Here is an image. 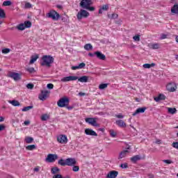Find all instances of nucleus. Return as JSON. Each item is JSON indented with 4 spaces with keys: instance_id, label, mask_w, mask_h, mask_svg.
Wrapping results in <instances>:
<instances>
[{
    "instance_id": "nucleus-12",
    "label": "nucleus",
    "mask_w": 178,
    "mask_h": 178,
    "mask_svg": "<svg viewBox=\"0 0 178 178\" xmlns=\"http://www.w3.org/2000/svg\"><path fill=\"white\" fill-rule=\"evenodd\" d=\"M79 79V76H65L61 79V81L63 83H67V81H76Z\"/></svg>"
},
{
    "instance_id": "nucleus-16",
    "label": "nucleus",
    "mask_w": 178,
    "mask_h": 178,
    "mask_svg": "<svg viewBox=\"0 0 178 178\" xmlns=\"http://www.w3.org/2000/svg\"><path fill=\"white\" fill-rule=\"evenodd\" d=\"M118 175H119V172L115 171V170H112V171H110L107 174L106 177L107 178H116V177H118Z\"/></svg>"
},
{
    "instance_id": "nucleus-10",
    "label": "nucleus",
    "mask_w": 178,
    "mask_h": 178,
    "mask_svg": "<svg viewBox=\"0 0 178 178\" xmlns=\"http://www.w3.org/2000/svg\"><path fill=\"white\" fill-rule=\"evenodd\" d=\"M50 92L49 90H42L41 94L39 95V99H40V101H45L47 97H49Z\"/></svg>"
},
{
    "instance_id": "nucleus-53",
    "label": "nucleus",
    "mask_w": 178,
    "mask_h": 178,
    "mask_svg": "<svg viewBox=\"0 0 178 178\" xmlns=\"http://www.w3.org/2000/svg\"><path fill=\"white\" fill-rule=\"evenodd\" d=\"M134 41H140V35H136L135 36L133 37Z\"/></svg>"
},
{
    "instance_id": "nucleus-4",
    "label": "nucleus",
    "mask_w": 178,
    "mask_h": 178,
    "mask_svg": "<svg viewBox=\"0 0 178 178\" xmlns=\"http://www.w3.org/2000/svg\"><path fill=\"white\" fill-rule=\"evenodd\" d=\"M47 17H49V19H52L53 20H59V17H60V15L58 12L56 10H50L47 15Z\"/></svg>"
},
{
    "instance_id": "nucleus-39",
    "label": "nucleus",
    "mask_w": 178,
    "mask_h": 178,
    "mask_svg": "<svg viewBox=\"0 0 178 178\" xmlns=\"http://www.w3.org/2000/svg\"><path fill=\"white\" fill-rule=\"evenodd\" d=\"M26 148L28 151H33V149H35V145H29Z\"/></svg>"
},
{
    "instance_id": "nucleus-20",
    "label": "nucleus",
    "mask_w": 178,
    "mask_h": 178,
    "mask_svg": "<svg viewBox=\"0 0 178 178\" xmlns=\"http://www.w3.org/2000/svg\"><path fill=\"white\" fill-rule=\"evenodd\" d=\"M127 154H129V150L125 149V150L122 151L120 153V155L118 156V159H123V158H126Z\"/></svg>"
},
{
    "instance_id": "nucleus-1",
    "label": "nucleus",
    "mask_w": 178,
    "mask_h": 178,
    "mask_svg": "<svg viewBox=\"0 0 178 178\" xmlns=\"http://www.w3.org/2000/svg\"><path fill=\"white\" fill-rule=\"evenodd\" d=\"M55 58L50 55H44L42 57L41 66H46V67H51V65L54 63Z\"/></svg>"
},
{
    "instance_id": "nucleus-30",
    "label": "nucleus",
    "mask_w": 178,
    "mask_h": 178,
    "mask_svg": "<svg viewBox=\"0 0 178 178\" xmlns=\"http://www.w3.org/2000/svg\"><path fill=\"white\" fill-rule=\"evenodd\" d=\"M168 113H170L171 115H175V113L177 112V110L176 109V108L168 107Z\"/></svg>"
},
{
    "instance_id": "nucleus-23",
    "label": "nucleus",
    "mask_w": 178,
    "mask_h": 178,
    "mask_svg": "<svg viewBox=\"0 0 178 178\" xmlns=\"http://www.w3.org/2000/svg\"><path fill=\"white\" fill-rule=\"evenodd\" d=\"M159 43H152L149 44V47L151 49H159Z\"/></svg>"
},
{
    "instance_id": "nucleus-36",
    "label": "nucleus",
    "mask_w": 178,
    "mask_h": 178,
    "mask_svg": "<svg viewBox=\"0 0 178 178\" xmlns=\"http://www.w3.org/2000/svg\"><path fill=\"white\" fill-rule=\"evenodd\" d=\"M30 109H33V106H25L22 109V112H29Z\"/></svg>"
},
{
    "instance_id": "nucleus-18",
    "label": "nucleus",
    "mask_w": 178,
    "mask_h": 178,
    "mask_svg": "<svg viewBox=\"0 0 178 178\" xmlns=\"http://www.w3.org/2000/svg\"><path fill=\"white\" fill-rule=\"evenodd\" d=\"M156 102H159V101H165L166 99V96L163 94H159L158 97L154 98Z\"/></svg>"
},
{
    "instance_id": "nucleus-57",
    "label": "nucleus",
    "mask_w": 178,
    "mask_h": 178,
    "mask_svg": "<svg viewBox=\"0 0 178 178\" xmlns=\"http://www.w3.org/2000/svg\"><path fill=\"white\" fill-rule=\"evenodd\" d=\"M79 69H80V68L79 67V65L72 66V70H79Z\"/></svg>"
},
{
    "instance_id": "nucleus-56",
    "label": "nucleus",
    "mask_w": 178,
    "mask_h": 178,
    "mask_svg": "<svg viewBox=\"0 0 178 178\" xmlns=\"http://www.w3.org/2000/svg\"><path fill=\"white\" fill-rule=\"evenodd\" d=\"M167 35L165 34H161V40H165L167 38Z\"/></svg>"
},
{
    "instance_id": "nucleus-21",
    "label": "nucleus",
    "mask_w": 178,
    "mask_h": 178,
    "mask_svg": "<svg viewBox=\"0 0 178 178\" xmlns=\"http://www.w3.org/2000/svg\"><path fill=\"white\" fill-rule=\"evenodd\" d=\"M115 123L118 127H126L127 126L126 122L122 120H116Z\"/></svg>"
},
{
    "instance_id": "nucleus-2",
    "label": "nucleus",
    "mask_w": 178,
    "mask_h": 178,
    "mask_svg": "<svg viewBox=\"0 0 178 178\" xmlns=\"http://www.w3.org/2000/svg\"><path fill=\"white\" fill-rule=\"evenodd\" d=\"M32 24L30 21H25L24 23L19 24L17 26V29L20 31H23V30H26V29H30L31 27Z\"/></svg>"
},
{
    "instance_id": "nucleus-5",
    "label": "nucleus",
    "mask_w": 178,
    "mask_h": 178,
    "mask_svg": "<svg viewBox=\"0 0 178 178\" xmlns=\"http://www.w3.org/2000/svg\"><path fill=\"white\" fill-rule=\"evenodd\" d=\"M90 16V13L86 10H81L76 15L78 20H81L83 17L86 18Z\"/></svg>"
},
{
    "instance_id": "nucleus-50",
    "label": "nucleus",
    "mask_w": 178,
    "mask_h": 178,
    "mask_svg": "<svg viewBox=\"0 0 178 178\" xmlns=\"http://www.w3.org/2000/svg\"><path fill=\"white\" fill-rule=\"evenodd\" d=\"M102 9L103 10H108V9H109V6L108 4L103 5Z\"/></svg>"
},
{
    "instance_id": "nucleus-37",
    "label": "nucleus",
    "mask_w": 178,
    "mask_h": 178,
    "mask_svg": "<svg viewBox=\"0 0 178 178\" xmlns=\"http://www.w3.org/2000/svg\"><path fill=\"white\" fill-rule=\"evenodd\" d=\"M33 5L30 2H25L24 9H31Z\"/></svg>"
},
{
    "instance_id": "nucleus-58",
    "label": "nucleus",
    "mask_w": 178,
    "mask_h": 178,
    "mask_svg": "<svg viewBox=\"0 0 178 178\" xmlns=\"http://www.w3.org/2000/svg\"><path fill=\"white\" fill-rule=\"evenodd\" d=\"M115 118H118V119H123V115L122 114H119L115 115Z\"/></svg>"
},
{
    "instance_id": "nucleus-46",
    "label": "nucleus",
    "mask_w": 178,
    "mask_h": 178,
    "mask_svg": "<svg viewBox=\"0 0 178 178\" xmlns=\"http://www.w3.org/2000/svg\"><path fill=\"white\" fill-rule=\"evenodd\" d=\"M87 10H89V12H94V10H95V7H91V6H88L86 8Z\"/></svg>"
},
{
    "instance_id": "nucleus-44",
    "label": "nucleus",
    "mask_w": 178,
    "mask_h": 178,
    "mask_svg": "<svg viewBox=\"0 0 178 178\" xmlns=\"http://www.w3.org/2000/svg\"><path fill=\"white\" fill-rule=\"evenodd\" d=\"M26 88H28L29 90H33V88H34V84H33V83H28L26 85Z\"/></svg>"
},
{
    "instance_id": "nucleus-29",
    "label": "nucleus",
    "mask_w": 178,
    "mask_h": 178,
    "mask_svg": "<svg viewBox=\"0 0 178 178\" xmlns=\"http://www.w3.org/2000/svg\"><path fill=\"white\" fill-rule=\"evenodd\" d=\"M155 66V63H152V64H144L143 65V67H144V69H151V67H154Z\"/></svg>"
},
{
    "instance_id": "nucleus-27",
    "label": "nucleus",
    "mask_w": 178,
    "mask_h": 178,
    "mask_svg": "<svg viewBox=\"0 0 178 178\" xmlns=\"http://www.w3.org/2000/svg\"><path fill=\"white\" fill-rule=\"evenodd\" d=\"M171 12L175 15H178V4H175L171 8Z\"/></svg>"
},
{
    "instance_id": "nucleus-19",
    "label": "nucleus",
    "mask_w": 178,
    "mask_h": 178,
    "mask_svg": "<svg viewBox=\"0 0 178 178\" xmlns=\"http://www.w3.org/2000/svg\"><path fill=\"white\" fill-rule=\"evenodd\" d=\"M95 55L97 56V58H98V59H100L101 60H105L106 58L104 55V54L101 53L100 51H95Z\"/></svg>"
},
{
    "instance_id": "nucleus-59",
    "label": "nucleus",
    "mask_w": 178,
    "mask_h": 178,
    "mask_svg": "<svg viewBox=\"0 0 178 178\" xmlns=\"http://www.w3.org/2000/svg\"><path fill=\"white\" fill-rule=\"evenodd\" d=\"M5 130V127L4 125L0 124V131H2Z\"/></svg>"
},
{
    "instance_id": "nucleus-17",
    "label": "nucleus",
    "mask_w": 178,
    "mask_h": 178,
    "mask_svg": "<svg viewBox=\"0 0 178 178\" xmlns=\"http://www.w3.org/2000/svg\"><path fill=\"white\" fill-rule=\"evenodd\" d=\"M145 111H147V107L138 108L132 115L133 116H136V115H138V113H144Z\"/></svg>"
},
{
    "instance_id": "nucleus-62",
    "label": "nucleus",
    "mask_w": 178,
    "mask_h": 178,
    "mask_svg": "<svg viewBox=\"0 0 178 178\" xmlns=\"http://www.w3.org/2000/svg\"><path fill=\"white\" fill-rule=\"evenodd\" d=\"M67 108V109H68V111H72V109H73V106H65Z\"/></svg>"
},
{
    "instance_id": "nucleus-26",
    "label": "nucleus",
    "mask_w": 178,
    "mask_h": 178,
    "mask_svg": "<svg viewBox=\"0 0 178 178\" xmlns=\"http://www.w3.org/2000/svg\"><path fill=\"white\" fill-rule=\"evenodd\" d=\"M39 56L38 55L32 56L31 57V60L29 61V65H33L35 61H37V59H38Z\"/></svg>"
},
{
    "instance_id": "nucleus-64",
    "label": "nucleus",
    "mask_w": 178,
    "mask_h": 178,
    "mask_svg": "<svg viewBox=\"0 0 178 178\" xmlns=\"http://www.w3.org/2000/svg\"><path fill=\"white\" fill-rule=\"evenodd\" d=\"M5 120V118L3 117L0 116V122H3Z\"/></svg>"
},
{
    "instance_id": "nucleus-34",
    "label": "nucleus",
    "mask_w": 178,
    "mask_h": 178,
    "mask_svg": "<svg viewBox=\"0 0 178 178\" xmlns=\"http://www.w3.org/2000/svg\"><path fill=\"white\" fill-rule=\"evenodd\" d=\"M6 17V13H5V10L3 9L0 8V18L5 19Z\"/></svg>"
},
{
    "instance_id": "nucleus-6",
    "label": "nucleus",
    "mask_w": 178,
    "mask_h": 178,
    "mask_svg": "<svg viewBox=\"0 0 178 178\" xmlns=\"http://www.w3.org/2000/svg\"><path fill=\"white\" fill-rule=\"evenodd\" d=\"M85 122L89 124H91V126H94L95 127H98L99 126V124L97 123V118H87L85 119Z\"/></svg>"
},
{
    "instance_id": "nucleus-45",
    "label": "nucleus",
    "mask_w": 178,
    "mask_h": 178,
    "mask_svg": "<svg viewBox=\"0 0 178 178\" xmlns=\"http://www.w3.org/2000/svg\"><path fill=\"white\" fill-rule=\"evenodd\" d=\"M26 72H29V73H34V67H28L26 68Z\"/></svg>"
},
{
    "instance_id": "nucleus-33",
    "label": "nucleus",
    "mask_w": 178,
    "mask_h": 178,
    "mask_svg": "<svg viewBox=\"0 0 178 178\" xmlns=\"http://www.w3.org/2000/svg\"><path fill=\"white\" fill-rule=\"evenodd\" d=\"M118 17H119V15L118 14H115V13L108 14V19H118Z\"/></svg>"
},
{
    "instance_id": "nucleus-7",
    "label": "nucleus",
    "mask_w": 178,
    "mask_h": 178,
    "mask_svg": "<svg viewBox=\"0 0 178 178\" xmlns=\"http://www.w3.org/2000/svg\"><path fill=\"white\" fill-rule=\"evenodd\" d=\"M166 88H167L168 91H169L170 92H175V91H176V90H177V86L176 85V83H175V82H170L167 85Z\"/></svg>"
},
{
    "instance_id": "nucleus-55",
    "label": "nucleus",
    "mask_w": 178,
    "mask_h": 178,
    "mask_svg": "<svg viewBox=\"0 0 178 178\" xmlns=\"http://www.w3.org/2000/svg\"><path fill=\"white\" fill-rule=\"evenodd\" d=\"M53 178H63V177L60 174H56L53 176Z\"/></svg>"
},
{
    "instance_id": "nucleus-51",
    "label": "nucleus",
    "mask_w": 178,
    "mask_h": 178,
    "mask_svg": "<svg viewBox=\"0 0 178 178\" xmlns=\"http://www.w3.org/2000/svg\"><path fill=\"white\" fill-rule=\"evenodd\" d=\"M78 67L79 69H84L86 67V63H81L78 65Z\"/></svg>"
},
{
    "instance_id": "nucleus-15",
    "label": "nucleus",
    "mask_w": 178,
    "mask_h": 178,
    "mask_svg": "<svg viewBox=\"0 0 178 178\" xmlns=\"http://www.w3.org/2000/svg\"><path fill=\"white\" fill-rule=\"evenodd\" d=\"M9 77H10L11 79H13L15 81H17L22 79L20 77V74L17 72H11L9 75Z\"/></svg>"
},
{
    "instance_id": "nucleus-52",
    "label": "nucleus",
    "mask_w": 178,
    "mask_h": 178,
    "mask_svg": "<svg viewBox=\"0 0 178 178\" xmlns=\"http://www.w3.org/2000/svg\"><path fill=\"white\" fill-rule=\"evenodd\" d=\"M163 162L164 163H167L168 165H170V163H173V161L171 160H163Z\"/></svg>"
},
{
    "instance_id": "nucleus-28",
    "label": "nucleus",
    "mask_w": 178,
    "mask_h": 178,
    "mask_svg": "<svg viewBox=\"0 0 178 178\" xmlns=\"http://www.w3.org/2000/svg\"><path fill=\"white\" fill-rule=\"evenodd\" d=\"M51 172L52 175H58V172H60V169L58 167H54L51 168Z\"/></svg>"
},
{
    "instance_id": "nucleus-41",
    "label": "nucleus",
    "mask_w": 178,
    "mask_h": 178,
    "mask_svg": "<svg viewBox=\"0 0 178 178\" xmlns=\"http://www.w3.org/2000/svg\"><path fill=\"white\" fill-rule=\"evenodd\" d=\"M108 88V83H102L99 86V90H105V88Z\"/></svg>"
},
{
    "instance_id": "nucleus-47",
    "label": "nucleus",
    "mask_w": 178,
    "mask_h": 178,
    "mask_svg": "<svg viewBox=\"0 0 178 178\" xmlns=\"http://www.w3.org/2000/svg\"><path fill=\"white\" fill-rule=\"evenodd\" d=\"M10 52V49L8 48L2 49V54H9Z\"/></svg>"
},
{
    "instance_id": "nucleus-8",
    "label": "nucleus",
    "mask_w": 178,
    "mask_h": 178,
    "mask_svg": "<svg viewBox=\"0 0 178 178\" xmlns=\"http://www.w3.org/2000/svg\"><path fill=\"white\" fill-rule=\"evenodd\" d=\"M57 141L60 144H67V136H66V135L60 134L57 136Z\"/></svg>"
},
{
    "instance_id": "nucleus-13",
    "label": "nucleus",
    "mask_w": 178,
    "mask_h": 178,
    "mask_svg": "<svg viewBox=\"0 0 178 178\" xmlns=\"http://www.w3.org/2000/svg\"><path fill=\"white\" fill-rule=\"evenodd\" d=\"M66 166H74L77 165V161L74 158H68L65 159Z\"/></svg>"
},
{
    "instance_id": "nucleus-14",
    "label": "nucleus",
    "mask_w": 178,
    "mask_h": 178,
    "mask_svg": "<svg viewBox=\"0 0 178 178\" xmlns=\"http://www.w3.org/2000/svg\"><path fill=\"white\" fill-rule=\"evenodd\" d=\"M85 134H86V136H92L95 137H98V134H97V132H95V131H94L91 129H85Z\"/></svg>"
},
{
    "instance_id": "nucleus-49",
    "label": "nucleus",
    "mask_w": 178,
    "mask_h": 178,
    "mask_svg": "<svg viewBox=\"0 0 178 178\" xmlns=\"http://www.w3.org/2000/svg\"><path fill=\"white\" fill-rule=\"evenodd\" d=\"M172 147L175 148V149H178V142H173L172 144Z\"/></svg>"
},
{
    "instance_id": "nucleus-35",
    "label": "nucleus",
    "mask_w": 178,
    "mask_h": 178,
    "mask_svg": "<svg viewBox=\"0 0 178 178\" xmlns=\"http://www.w3.org/2000/svg\"><path fill=\"white\" fill-rule=\"evenodd\" d=\"M48 119H49V115H48V114L42 115L41 120H42V122H45V121L48 120Z\"/></svg>"
},
{
    "instance_id": "nucleus-22",
    "label": "nucleus",
    "mask_w": 178,
    "mask_h": 178,
    "mask_svg": "<svg viewBox=\"0 0 178 178\" xmlns=\"http://www.w3.org/2000/svg\"><path fill=\"white\" fill-rule=\"evenodd\" d=\"M77 80L80 83H88V76H81L80 78L78 77Z\"/></svg>"
},
{
    "instance_id": "nucleus-60",
    "label": "nucleus",
    "mask_w": 178,
    "mask_h": 178,
    "mask_svg": "<svg viewBox=\"0 0 178 178\" xmlns=\"http://www.w3.org/2000/svg\"><path fill=\"white\" fill-rule=\"evenodd\" d=\"M24 124L25 126H29V124H30V122L29 120H26L24 122Z\"/></svg>"
},
{
    "instance_id": "nucleus-3",
    "label": "nucleus",
    "mask_w": 178,
    "mask_h": 178,
    "mask_svg": "<svg viewBox=\"0 0 178 178\" xmlns=\"http://www.w3.org/2000/svg\"><path fill=\"white\" fill-rule=\"evenodd\" d=\"M69 102H70L69 98L62 97L58 101L57 105L59 106V108H65V106H69Z\"/></svg>"
},
{
    "instance_id": "nucleus-48",
    "label": "nucleus",
    "mask_w": 178,
    "mask_h": 178,
    "mask_svg": "<svg viewBox=\"0 0 178 178\" xmlns=\"http://www.w3.org/2000/svg\"><path fill=\"white\" fill-rule=\"evenodd\" d=\"M120 168L122 169H127L129 168V165H127V163H124L120 165Z\"/></svg>"
},
{
    "instance_id": "nucleus-61",
    "label": "nucleus",
    "mask_w": 178,
    "mask_h": 178,
    "mask_svg": "<svg viewBox=\"0 0 178 178\" xmlns=\"http://www.w3.org/2000/svg\"><path fill=\"white\" fill-rule=\"evenodd\" d=\"M79 95H80V97H84V95H86V93L83 92H80L79 93Z\"/></svg>"
},
{
    "instance_id": "nucleus-24",
    "label": "nucleus",
    "mask_w": 178,
    "mask_h": 178,
    "mask_svg": "<svg viewBox=\"0 0 178 178\" xmlns=\"http://www.w3.org/2000/svg\"><path fill=\"white\" fill-rule=\"evenodd\" d=\"M141 159V156L140 155H136L131 158V161L133 163H136L137 161H140Z\"/></svg>"
},
{
    "instance_id": "nucleus-31",
    "label": "nucleus",
    "mask_w": 178,
    "mask_h": 178,
    "mask_svg": "<svg viewBox=\"0 0 178 178\" xmlns=\"http://www.w3.org/2000/svg\"><path fill=\"white\" fill-rule=\"evenodd\" d=\"M33 141H34V138L30 136H26L25 138V142L26 143V144H31V143H33Z\"/></svg>"
},
{
    "instance_id": "nucleus-11",
    "label": "nucleus",
    "mask_w": 178,
    "mask_h": 178,
    "mask_svg": "<svg viewBox=\"0 0 178 178\" xmlns=\"http://www.w3.org/2000/svg\"><path fill=\"white\" fill-rule=\"evenodd\" d=\"M56 159H58V154H49L46 158V161L49 163H53Z\"/></svg>"
},
{
    "instance_id": "nucleus-32",
    "label": "nucleus",
    "mask_w": 178,
    "mask_h": 178,
    "mask_svg": "<svg viewBox=\"0 0 178 178\" xmlns=\"http://www.w3.org/2000/svg\"><path fill=\"white\" fill-rule=\"evenodd\" d=\"M58 164L60 165V166H66V160L61 159L58 160Z\"/></svg>"
},
{
    "instance_id": "nucleus-43",
    "label": "nucleus",
    "mask_w": 178,
    "mask_h": 178,
    "mask_svg": "<svg viewBox=\"0 0 178 178\" xmlns=\"http://www.w3.org/2000/svg\"><path fill=\"white\" fill-rule=\"evenodd\" d=\"M72 170L73 172H79V170H80V167L79 165H72Z\"/></svg>"
},
{
    "instance_id": "nucleus-54",
    "label": "nucleus",
    "mask_w": 178,
    "mask_h": 178,
    "mask_svg": "<svg viewBox=\"0 0 178 178\" xmlns=\"http://www.w3.org/2000/svg\"><path fill=\"white\" fill-rule=\"evenodd\" d=\"M47 87L49 88V90H52L54 88V85L52 83H48Z\"/></svg>"
},
{
    "instance_id": "nucleus-40",
    "label": "nucleus",
    "mask_w": 178,
    "mask_h": 178,
    "mask_svg": "<svg viewBox=\"0 0 178 178\" xmlns=\"http://www.w3.org/2000/svg\"><path fill=\"white\" fill-rule=\"evenodd\" d=\"M109 133H110L111 137H113V138H115V137H116L118 134L116 132H115V131H113V129H111L109 131Z\"/></svg>"
},
{
    "instance_id": "nucleus-38",
    "label": "nucleus",
    "mask_w": 178,
    "mask_h": 178,
    "mask_svg": "<svg viewBox=\"0 0 178 178\" xmlns=\"http://www.w3.org/2000/svg\"><path fill=\"white\" fill-rule=\"evenodd\" d=\"M84 49H85L86 51H90V49H92V45H91V44H90V43L86 44H85V46H84Z\"/></svg>"
},
{
    "instance_id": "nucleus-9",
    "label": "nucleus",
    "mask_w": 178,
    "mask_h": 178,
    "mask_svg": "<svg viewBox=\"0 0 178 178\" xmlns=\"http://www.w3.org/2000/svg\"><path fill=\"white\" fill-rule=\"evenodd\" d=\"M91 5H92L91 0H81L80 2V6L83 9H86L88 7L91 6Z\"/></svg>"
},
{
    "instance_id": "nucleus-63",
    "label": "nucleus",
    "mask_w": 178,
    "mask_h": 178,
    "mask_svg": "<svg viewBox=\"0 0 178 178\" xmlns=\"http://www.w3.org/2000/svg\"><path fill=\"white\" fill-rule=\"evenodd\" d=\"M147 176H148L149 178H154V177L153 174H148Z\"/></svg>"
},
{
    "instance_id": "nucleus-25",
    "label": "nucleus",
    "mask_w": 178,
    "mask_h": 178,
    "mask_svg": "<svg viewBox=\"0 0 178 178\" xmlns=\"http://www.w3.org/2000/svg\"><path fill=\"white\" fill-rule=\"evenodd\" d=\"M9 104H11L13 106H20V102L17 100H10Z\"/></svg>"
},
{
    "instance_id": "nucleus-42",
    "label": "nucleus",
    "mask_w": 178,
    "mask_h": 178,
    "mask_svg": "<svg viewBox=\"0 0 178 178\" xmlns=\"http://www.w3.org/2000/svg\"><path fill=\"white\" fill-rule=\"evenodd\" d=\"M12 5V1H5L3 2V6H10Z\"/></svg>"
}]
</instances>
